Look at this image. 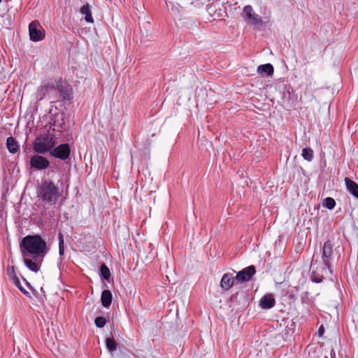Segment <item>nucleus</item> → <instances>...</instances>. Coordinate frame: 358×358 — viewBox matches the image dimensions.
<instances>
[{"instance_id": "2f4dec72", "label": "nucleus", "mask_w": 358, "mask_h": 358, "mask_svg": "<svg viewBox=\"0 0 358 358\" xmlns=\"http://www.w3.org/2000/svg\"><path fill=\"white\" fill-rule=\"evenodd\" d=\"M2 1V0H0V3Z\"/></svg>"}, {"instance_id": "a878e982", "label": "nucleus", "mask_w": 358, "mask_h": 358, "mask_svg": "<svg viewBox=\"0 0 358 358\" xmlns=\"http://www.w3.org/2000/svg\"><path fill=\"white\" fill-rule=\"evenodd\" d=\"M106 320L104 317L100 316L97 317L94 320V324L96 327L102 328L106 325Z\"/></svg>"}, {"instance_id": "f3484780", "label": "nucleus", "mask_w": 358, "mask_h": 358, "mask_svg": "<svg viewBox=\"0 0 358 358\" xmlns=\"http://www.w3.org/2000/svg\"><path fill=\"white\" fill-rule=\"evenodd\" d=\"M6 147L8 151L12 154H15L20 148L17 141L12 136L7 138Z\"/></svg>"}, {"instance_id": "4be33fe9", "label": "nucleus", "mask_w": 358, "mask_h": 358, "mask_svg": "<svg viewBox=\"0 0 358 358\" xmlns=\"http://www.w3.org/2000/svg\"><path fill=\"white\" fill-rule=\"evenodd\" d=\"M106 346L110 352H113L117 349V343L113 338H107L106 339Z\"/></svg>"}, {"instance_id": "a211bd4d", "label": "nucleus", "mask_w": 358, "mask_h": 358, "mask_svg": "<svg viewBox=\"0 0 358 358\" xmlns=\"http://www.w3.org/2000/svg\"><path fill=\"white\" fill-rule=\"evenodd\" d=\"M273 71V66L271 64H262L257 68V73L261 75L272 76Z\"/></svg>"}, {"instance_id": "412c9836", "label": "nucleus", "mask_w": 358, "mask_h": 358, "mask_svg": "<svg viewBox=\"0 0 358 358\" xmlns=\"http://www.w3.org/2000/svg\"><path fill=\"white\" fill-rule=\"evenodd\" d=\"M301 155L303 158L310 162L313 158V150L309 148H305L302 150Z\"/></svg>"}, {"instance_id": "f03ea898", "label": "nucleus", "mask_w": 358, "mask_h": 358, "mask_svg": "<svg viewBox=\"0 0 358 358\" xmlns=\"http://www.w3.org/2000/svg\"><path fill=\"white\" fill-rule=\"evenodd\" d=\"M37 193L43 202L50 206L56 204L62 195V191L50 180H43L38 187Z\"/></svg>"}, {"instance_id": "f257e3e1", "label": "nucleus", "mask_w": 358, "mask_h": 358, "mask_svg": "<svg viewBox=\"0 0 358 358\" xmlns=\"http://www.w3.org/2000/svg\"><path fill=\"white\" fill-rule=\"evenodd\" d=\"M22 257L33 255L34 259L43 257L46 253V243L39 235H29L22 238L20 244Z\"/></svg>"}, {"instance_id": "2eb2a0df", "label": "nucleus", "mask_w": 358, "mask_h": 358, "mask_svg": "<svg viewBox=\"0 0 358 358\" xmlns=\"http://www.w3.org/2000/svg\"><path fill=\"white\" fill-rule=\"evenodd\" d=\"M345 183L347 190L355 198L358 199V185L349 178H345Z\"/></svg>"}, {"instance_id": "9b49d317", "label": "nucleus", "mask_w": 358, "mask_h": 358, "mask_svg": "<svg viewBox=\"0 0 358 358\" xmlns=\"http://www.w3.org/2000/svg\"><path fill=\"white\" fill-rule=\"evenodd\" d=\"M58 89L59 91L57 94V101L59 100L62 101H69L71 99L69 86L64 85L62 83H59Z\"/></svg>"}, {"instance_id": "f8f14e48", "label": "nucleus", "mask_w": 358, "mask_h": 358, "mask_svg": "<svg viewBox=\"0 0 358 358\" xmlns=\"http://www.w3.org/2000/svg\"><path fill=\"white\" fill-rule=\"evenodd\" d=\"M235 280L233 273H224L220 281V287L224 290L227 291L234 285Z\"/></svg>"}, {"instance_id": "4468645a", "label": "nucleus", "mask_w": 358, "mask_h": 358, "mask_svg": "<svg viewBox=\"0 0 358 358\" xmlns=\"http://www.w3.org/2000/svg\"><path fill=\"white\" fill-rule=\"evenodd\" d=\"M275 304V300L271 295H265L260 301L259 305L264 309H270Z\"/></svg>"}, {"instance_id": "6e6552de", "label": "nucleus", "mask_w": 358, "mask_h": 358, "mask_svg": "<svg viewBox=\"0 0 358 358\" xmlns=\"http://www.w3.org/2000/svg\"><path fill=\"white\" fill-rule=\"evenodd\" d=\"M243 20L249 24L256 26L262 23V17L255 13L252 7L250 5L245 6L243 12Z\"/></svg>"}, {"instance_id": "20e7f679", "label": "nucleus", "mask_w": 358, "mask_h": 358, "mask_svg": "<svg viewBox=\"0 0 358 358\" xmlns=\"http://www.w3.org/2000/svg\"><path fill=\"white\" fill-rule=\"evenodd\" d=\"M58 84L59 83L55 85L53 83L43 82L36 92L37 99L41 101L48 98L51 102H57V94L59 91Z\"/></svg>"}, {"instance_id": "cd10ccee", "label": "nucleus", "mask_w": 358, "mask_h": 358, "mask_svg": "<svg viewBox=\"0 0 358 358\" xmlns=\"http://www.w3.org/2000/svg\"><path fill=\"white\" fill-rule=\"evenodd\" d=\"M64 239L63 236L61 233L59 234V255L62 256L64 255Z\"/></svg>"}, {"instance_id": "6ab92c4d", "label": "nucleus", "mask_w": 358, "mask_h": 358, "mask_svg": "<svg viewBox=\"0 0 358 358\" xmlns=\"http://www.w3.org/2000/svg\"><path fill=\"white\" fill-rule=\"evenodd\" d=\"M80 13H81V14L85 15V20L87 22H89V23L94 22V19L92 15L90 6L88 3L84 5L80 8Z\"/></svg>"}, {"instance_id": "b1692460", "label": "nucleus", "mask_w": 358, "mask_h": 358, "mask_svg": "<svg viewBox=\"0 0 358 358\" xmlns=\"http://www.w3.org/2000/svg\"><path fill=\"white\" fill-rule=\"evenodd\" d=\"M6 273L10 279L12 280L17 281L18 277L16 275L15 267L13 266L8 265L6 268Z\"/></svg>"}, {"instance_id": "7ed1b4c3", "label": "nucleus", "mask_w": 358, "mask_h": 358, "mask_svg": "<svg viewBox=\"0 0 358 358\" xmlns=\"http://www.w3.org/2000/svg\"><path fill=\"white\" fill-rule=\"evenodd\" d=\"M57 142L54 136L50 134H45L36 137L33 143V148L36 153L43 155L50 152Z\"/></svg>"}, {"instance_id": "9d476101", "label": "nucleus", "mask_w": 358, "mask_h": 358, "mask_svg": "<svg viewBox=\"0 0 358 358\" xmlns=\"http://www.w3.org/2000/svg\"><path fill=\"white\" fill-rule=\"evenodd\" d=\"M255 273V267L254 266H249L237 273L236 280L240 282H248Z\"/></svg>"}, {"instance_id": "5701e85b", "label": "nucleus", "mask_w": 358, "mask_h": 358, "mask_svg": "<svg viewBox=\"0 0 358 358\" xmlns=\"http://www.w3.org/2000/svg\"><path fill=\"white\" fill-rule=\"evenodd\" d=\"M101 277L105 280H108L110 276V272L109 268L106 264H102L100 267Z\"/></svg>"}, {"instance_id": "39448f33", "label": "nucleus", "mask_w": 358, "mask_h": 358, "mask_svg": "<svg viewBox=\"0 0 358 358\" xmlns=\"http://www.w3.org/2000/svg\"><path fill=\"white\" fill-rule=\"evenodd\" d=\"M333 248L334 245L330 241H325L321 256L322 263L331 274L333 273L332 264L334 262Z\"/></svg>"}, {"instance_id": "dca6fc26", "label": "nucleus", "mask_w": 358, "mask_h": 358, "mask_svg": "<svg viewBox=\"0 0 358 358\" xmlns=\"http://www.w3.org/2000/svg\"><path fill=\"white\" fill-rule=\"evenodd\" d=\"M113 295L110 290L105 289L102 292L101 296V304L105 308H108L112 303Z\"/></svg>"}, {"instance_id": "0eeeda50", "label": "nucleus", "mask_w": 358, "mask_h": 358, "mask_svg": "<svg viewBox=\"0 0 358 358\" xmlns=\"http://www.w3.org/2000/svg\"><path fill=\"white\" fill-rule=\"evenodd\" d=\"M71 155V148L69 144L62 143L58 146H55L50 152V155L54 158L65 161L68 159Z\"/></svg>"}, {"instance_id": "bb28decb", "label": "nucleus", "mask_w": 358, "mask_h": 358, "mask_svg": "<svg viewBox=\"0 0 358 358\" xmlns=\"http://www.w3.org/2000/svg\"><path fill=\"white\" fill-rule=\"evenodd\" d=\"M13 283L27 296L31 297L30 294L27 292L22 285L19 278H17V281L13 280Z\"/></svg>"}, {"instance_id": "393cba45", "label": "nucleus", "mask_w": 358, "mask_h": 358, "mask_svg": "<svg viewBox=\"0 0 358 358\" xmlns=\"http://www.w3.org/2000/svg\"><path fill=\"white\" fill-rule=\"evenodd\" d=\"M323 206L331 210L333 209L336 206V201L335 200L331 197H327L323 200Z\"/></svg>"}, {"instance_id": "c756f323", "label": "nucleus", "mask_w": 358, "mask_h": 358, "mask_svg": "<svg viewBox=\"0 0 358 358\" xmlns=\"http://www.w3.org/2000/svg\"><path fill=\"white\" fill-rule=\"evenodd\" d=\"M324 334V327L321 326L318 329V334L320 336H322Z\"/></svg>"}, {"instance_id": "423d86ee", "label": "nucleus", "mask_w": 358, "mask_h": 358, "mask_svg": "<svg viewBox=\"0 0 358 358\" xmlns=\"http://www.w3.org/2000/svg\"><path fill=\"white\" fill-rule=\"evenodd\" d=\"M29 34L30 40L34 42L41 41L45 38V30L36 20L29 24Z\"/></svg>"}, {"instance_id": "ddd939ff", "label": "nucleus", "mask_w": 358, "mask_h": 358, "mask_svg": "<svg viewBox=\"0 0 358 358\" xmlns=\"http://www.w3.org/2000/svg\"><path fill=\"white\" fill-rule=\"evenodd\" d=\"M65 125V115L64 113H57L53 118V128L52 130L61 131L64 129Z\"/></svg>"}, {"instance_id": "c85d7f7f", "label": "nucleus", "mask_w": 358, "mask_h": 358, "mask_svg": "<svg viewBox=\"0 0 358 358\" xmlns=\"http://www.w3.org/2000/svg\"><path fill=\"white\" fill-rule=\"evenodd\" d=\"M311 280L314 282L319 283L323 280L322 276H317L315 271H313L310 276Z\"/></svg>"}, {"instance_id": "1a4fd4ad", "label": "nucleus", "mask_w": 358, "mask_h": 358, "mask_svg": "<svg viewBox=\"0 0 358 358\" xmlns=\"http://www.w3.org/2000/svg\"><path fill=\"white\" fill-rule=\"evenodd\" d=\"M30 166L36 170L42 171L45 170L50 166L49 160L41 155H34L30 158Z\"/></svg>"}, {"instance_id": "aec40b11", "label": "nucleus", "mask_w": 358, "mask_h": 358, "mask_svg": "<svg viewBox=\"0 0 358 358\" xmlns=\"http://www.w3.org/2000/svg\"><path fill=\"white\" fill-rule=\"evenodd\" d=\"M24 258V263L25 266L31 271L33 272H38L39 270V266L36 262V259L34 260L28 259V257H23Z\"/></svg>"}, {"instance_id": "7c9ffc66", "label": "nucleus", "mask_w": 358, "mask_h": 358, "mask_svg": "<svg viewBox=\"0 0 358 358\" xmlns=\"http://www.w3.org/2000/svg\"><path fill=\"white\" fill-rule=\"evenodd\" d=\"M24 280L25 281L26 285L28 286V287L32 289L33 288L31 287L29 282H28L25 279H24Z\"/></svg>"}]
</instances>
